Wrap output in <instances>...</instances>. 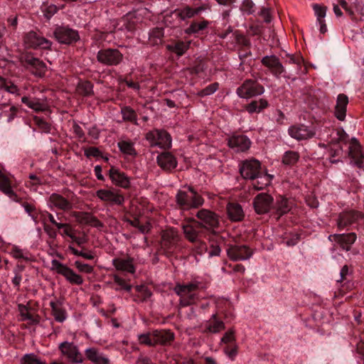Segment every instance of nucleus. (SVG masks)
<instances>
[{
  "mask_svg": "<svg viewBox=\"0 0 364 364\" xmlns=\"http://www.w3.org/2000/svg\"><path fill=\"white\" fill-rule=\"evenodd\" d=\"M176 203L181 209L188 210L202 206L204 199L192 186H188L186 191H178Z\"/></svg>",
  "mask_w": 364,
  "mask_h": 364,
  "instance_id": "f257e3e1",
  "label": "nucleus"
},
{
  "mask_svg": "<svg viewBox=\"0 0 364 364\" xmlns=\"http://www.w3.org/2000/svg\"><path fill=\"white\" fill-rule=\"evenodd\" d=\"M201 283L194 280L187 284H177L173 290L174 292L179 296V304L181 306L185 307L193 304L196 299H198L196 291L201 289Z\"/></svg>",
  "mask_w": 364,
  "mask_h": 364,
  "instance_id": "f03ea898",
  "label": "nucleus"
},
{
  "mask_svg": "<svg viewBox=\"0 0 364 364\" xmlns=\"http://www.w3.org/2000/svg\"><path fill=\"white\" fill-rule=\"evenodd\" d=\"M146 139L151 147L159 146L164 149H168L171 146V136L164 129H153L146 134Z\"/></svg>",
  "mask_w": 364,
  "mask_h": 364,
  "instance_id": "7ed1b4c3",
  "label": "nucleus"
},
{
  "mask_svg": "<svg viewBox=\"0 0 364 364\" xmlns=\"http://www.w3.org/2000/svg\"><path fill=\"white\" fill-rule=\"evenodd\" d=\"M61 355L71 364H82L85 358L79 348L73 342L65 341L59 344Z\"/></svg>",
  "mask_w": 364,
  "mask_h": 364,
  "instance_id": "20e7f679",
  "label": "nucleus"
},
{
  "mask_svg": "<svg viewBox=\"0 0 364 364\" xmlns=\"http://www.w3.org/2000/svg\"><path fill=\"white\" fill-rule=\"evenodd\" d=\"M264 92V87L257 80L251 79L245 80L236 90L237 95L244 99H250L261 95Z\"/></svg>",
  "mask_w": 364,
  "mask_h": 364,
  "instance_id": "39448f33",
  "label": "nucleus"
},
{
  "mask_svg": "<svg viewBox=\"0 0 364 364\" xmlns=\"http://www.w3.org/2000/svg\"><path fill=\"white\" fill-rule=\"evenodd\" d=\"M51 269L63 276L71 284L81 285L84 282L82 277L75 273L71 268L57 259L51 261Z\"/></svg>",
  "mask_w": 364,
  "mask_h": 364,
  "instance_id": "423d86ee",
  "label": "nucleus"
},
{
  "mask_svg": "<svg viewBox=\"0 0 364 364\" xmlns=\"http://www.w3.org/2000/svg\"><path fill=\"white\" fill-rule=\"evenodd\" d=\"M123 54L117 48H105L97 52V60L101 64L114 66L123 60Z\"/></svg>",
  "mask_w": 364,
  "mask_h": 364,
  "instance_id": "0eeeda50",
  "label": "nucleus"
},
{
  "mask_svg": "<svg viewBox=\"0 0 364 364\" xmlns=\"http://www.w3.org/2000/svg\"><path fill=\"white\" fill-rule=\"evenodd\" d=\"M23 65L33 75L43 77L47 71L46 63L39 58L26 55L21 58Z\"/></svg>",
  "mask_w": 364,
  "mask_h": 364,
  "instance_id": "6e6552de",
  "label": "nucleus"
},
{
  "mask_svg": "<svg viewBox=\"0 0 364 364\" xmlns=\"http://www.w3.org/2000/svg\"><path fill=\"white\" fill-rule=\"evenodd\" d=\"M180 236L175 228H168L163 230L161 233V247L166 254H171L173 252Z\"/></svg>",
  "mask_w": 364,
  "mask_h": 364,
  "instance_id": "1a4fd4ad",
  "label": "nucleus"
},
{
  "mask_svg": "<svg viewBox=\"0 0 364 364\" xmlns=\"http://www.w3.org/2000/svg\"><path fill=\"white\" fill-rule=\"evenodd\" d=\"M261 171V164L257 159H247L240 163V173L245 179L255 180Z\"/></svg>",
  "mask_w": 364,
  "mask_h": 364,
  "instance_id": "9d476101",
  "label": "nucleus"
},
{
  "mask_svg": "<svg viewBox=\"0 0 364 364\" xmlns=\"http://www.w3.org/2000/svg\"><path fill=\"white\" fill-rule=\"evenodd\" d=\"M196 217L200 220V222H197L199 227L210 230H214L219 226V218L218 215L210 210H200L197 213Z\"/></svg>",
  "mask_w": 364,
  "mask_h": 364,
  "instance_id": "9b49d317",
  "label": "nucleus"
},
{
  "mask_svg": "<svg viewBox=\"0 0 364 364\" xmlns=\"http://www.w3.org/2000/svg\"><path fill=\"white\" fill-rule=\"evenodd\" d=\"M288 133L293 139L297 141H302L314 137L316 130L314 127H310L303 124H298L289 127Z\"/></svg>",
  "mask_w": 364,
  "mask_h": 364,
  "instance_id": "f8f14e48",
  "label": "nucleus"
},
{
  "mask_svg": "<svg viewBox=\"0 0 364 364\" xmlns=\"http://www.w3.org/2000/svg\"><path fill=\"white\" fill-rule=\"evenodd\" d=\"M252 254V250L245 245H231L227 249V255L232 261L248 259Z\"/></svg>",
  "mask_w": 364,
  "mask_h": 364,
  "instance_id": "ddd939ff",
  "label": "nucleus"
},
{
  "mask_svg": "<svg viewBox=\"0 0 364 364\" xmlns=\"http://www.w3.org/2000/svg\"><path fill=\"white\" fill-rule=\"evenodd\" d=\"M96 196L101 200L112 205H122L124 202V196L115 189H100L97 191Z\"/></svg>",
  "mask_w": 364,
  "mask_h": 364,
  "instance_id": "4468645a",
  "label": "nucleus"
},
{
  "mask_svg": "<svg viewBox=\"0 0 364 364\" xmlns=\"http://www.w3.org/2000/svg\"><path fill=\"white\" fill-rule=\"evenodd\" d=\"M54 36L59 43L64 44H71L80 38L77 31L65 26L56 28Z\"/></svg>",
  "mask_w": 364,
  "mask_h": 364,
  "instance_id": "2eb2a0df",
  "label": "nucleus"
},
{
  "mask_svg": "<svg viewBox=\"0 0 364 364\" xmlns=\"http://www.w3.org/2000/svg\"><path fill=\"white\" fill-rule=\"evenodd\" d=\"M364 215L357 210H348L341 213L337 220V225L340 230L351 225L354 223L363 219Z\"/></svg>",
  "mask_w": 364,
  "mask_h": 364,
  "instance_id": "dca6fc26",
  "label": "nucleus"
},
{
  "mask_svg": "<svg viewBox=\"0 0 364 364\" xmlns=\"http://www.w3.org/2000/svg\"><path fill=\"white\" fill-rule=\"evenodd\" d=\"M24 43L27 47L31 48L48 49L51 46V42L34 31L26 33L24 36Z\"/></svg>",
  "mask_w": 364,
  "mask_h": 364,
  "instance_id": "f3484780",
  "label": "nucleus"
},
{
  "mask_svg": "<svg viewBox=\"0 0 364 364\" xmlns=\"http://www.w3.org/2000/svg\"><path fill=\"white\" fill-rule=\"evenodd\" d=\"M262 64L267 68L276 77L285 73V68L276 55H266L261 60Z\"/></svg>",
  "mask_w": 364,
  "mask_h": 364,
  "instance_id": "a211bd4d",
  "label": "nucleus"
},
{
  "mask_svg": "<svg viewBox=\"0 0 364 364\" xmlns=\"http://www.w3.org/2000/svg\"><path fill=\"white\" fill-rule=\"evenodd\" d=\"M48 204L51 208H55L63 211H68L73 208V202L69 198H65L55 193L50 196Z\"/></svg>",
  "mask_w": 364,
  "mask_h": 364,
  "instance_id": "6ab92c4d",
  "label": "nucleus"
},
{
  "mask_svg": "<svg viewBox=\"0 0 364 364\" xmlns=\"http://www.w3.org/2000/svg\"><path fill=\"white\" fill-rule=\"evenodd\" d=\"M273 198L267 193H259L254 199V208L257 214L267 213L272 204Z\"/></svg>",
  "mask_w": 364,
  "mask_h": 364,
  "instance_id": "aec40b11",
  "label": "nucleus"
},
{
  "mask_svg": "<svg viewBox=\"0 0 364 364\" xmlns=\"http://www.w3.org/2000/svg\"><path fill=\"white\" fill-rule=\"evenodd\" d=\"M159 166L164 171H171L176 168L178 162L176 158L168 151H164L156 157Z\"/></svg>",
  "mask_w": 364,
  "mask_h": 364,
  "instance_id": "412c9836",
  "label": "nucleus"
},
{
  "mask_svg": "<svg viewBox=\"0 0 364 364\" xmlns=\"http://www.w3.org/2000/svg\"><path fill=\"white\" fill-rule=\"evenodd\" d=\"M250 144V140L244 135H233L228 139V146L237 152L248 150Z\"/></svg>",
  "mask_w": 364,
  "mask_h": 364,
  "instance_id": "4be33fe9",
  "label": "nucleus"
},
{
  "mask_svg": "<svg viewBox=\"0 0 364 364\" xmlns=\"http://www.w3.org/2000/svg\"><path fill=\"white\" fill-rule=\"evenodd\" d=\"M154 336V343L155 346H168L175 338L174 333L171 330L161 329L152 331Z\"/></svg>",
  "mask_w": 364,
  "mask_h": 364,
  "instance_id": "5701e85b",
  "label": "nucleus"
},
{
  "mask_svg": "<svg viewBox=\"0 0 364 364\" xmlns=\"http://www.w3.org/2000/svg\"><path fill=\"white\" fill-rule=\"evenodd\" d=\"M0 191L8 196L11 200L18 201V196L12 189L11 178L1 169H0Z\"/></svg>",
  "mask_w": 364,
  "mask_h": 364,
  "instance_id": "b1692460",
  "label": "nucleus"
},
{
  "mask_svg": "<svg viewBox=\"0 0 364 364\" xmlns=\"http://www.w3.org/2000/svg\"><path fill=\"white\" fill-rule=\"evenodd\" d=\"M86 358L94 364H109V359L97 348L92 347L85 349Z\"/></svg>",
  "mask_w": 364,
  "mask_h": 364,
  "instance_id": "393cba45",
  "label": "nucleus"
},
{
  "mask_svg": "<svg viewBox=\"0 0 364 364\" xmlns=\"http://www.w3.org/2000/svg\"><path fill=\"white\" fill-rule=\"evenodd\" d=\"M329 239L339 243L343 250L348 251L356 240V235L354 232L348 234H334L330 235Z\"/></svg>",
  "mask_w": 364,
  "mask_h": 364,
  "instance_id": "a878e982",
  "label": "nucleus"
},
{
  "mask_svg": "<svg viewBox=\"0 0 364 364\" xmlns=\"http://www.w3.org/2000/svg\"><path fill=\"white\" fill-rule=\"evenodd\" d=\"M109 177L115 186L123 188H128L130 186L129 178L124 172L117 168L113 167L110 168Z\"/></svg>",
  "mask_w": 364,
  "mask_h": 364,
  "instance_id": "bb28decb",
  "label": "nucleus"
},
{
  "mask_svg": "<svg viewBox=\"0 0 364 364\" xmlns=\"http://www.w3.org/2000/svg\"><path fill=\"white\" fill-rule=\"evenodd\" d=\"M349 154L350 157L355 161V164L358 167H361L363 165V159L364 155L363 154L361 146L358 141L353 138L351 139L350 145L349 147Z\"/></svg>",
  "mask_w": 364,
  "mask_h": 364,
  "instance_id": "cd10ccee",
  "label": "nucleus"
},
{
  "mask_svg": "<svg viewBox=\"0 0 364 364\" xmlns=\"http://www.w3.org/2000/svg\"><path fill=\"white\" fill-rule=\"evenodd\" d=\"M348 104V97L344 94H339L337 97L335 107V116L340 120L343 121L346 115V107Z\"/></svg>",
  "mask_w": 364,
  "mask_h": 364,
  "instance_id": "c85d7f7f",
  "label": "nucleus"
},
{
  "mask_svg": "<svg viewBox=\"0 0 364 364\" xmlns=\"http://www.w3.org/2000/svg\"><path fill=\"white\" fill-rule=\"evenodd\" d=\"M112 264L118 271L126 272L131 274L135 272L134 259L132 257H127V259L114 258L112 260Z\"/></svg>",
  "mask_w": 364,
  "mask_h": 364,
  "instance_id": "c756f323",
  "label": "nucleus"
},
{
  "mask_svg": "<svg viewBox=\"0 0 364 364\" xmlns=\"http://www.w3.org/2000/svg\"><path fill=\"white\" fill-rule=\"evenodd\" d=\"M225 328V323L218 318V314H213L205 323V332L218 333Z\"/></svg>",
  "mask_w": 364,
  "mask_h": 364,
  "instance_id": "7c9ffc66",
  "label": "nucleus"
},
{
  "mask_svg": "<svg viewBox=\"0 0 364 364\" xmlns=\"http://www.w3.org/2000/svg\"><path fill=\"white\" fill-rule=\"evenodd\" d=\"M227 213L230 220L234 222L241 221L245 216L242 206L238 203H228Z\"/></svg>",
  "mask_w": 364,
  "mask_h": 364,
  "instance_id": "2f4dec72",
  "label": "nucleus"
},
{
  "mask_svg": "<svg viewBox=\"0 0 364 364\" xmlns=\"http://www.w3.org/2000/svg\"><path fill=\"white\" fill-rule=\"evenodd\" d=\"M50 306L52 310V315L56 321L62 323L66 319V311L63 308L59 301H51Z\"/></svg>",
  "mask_w": 364,
  "mask_h": 364,
  "instance_id": "473e14b6",
  "label": "nucleus"
},
{
  "mask_svg": "<svg viewBox=\"0 0 364 364\" xmlns=\"http://www.w3.org/2000/svg\"><path fill=\"white\" fill-rule=\"evenodd\" d=\"M191 41L184 42L178 41L171 44L166 46V49L172 53H176L178 56H182L189 48Z\"/></svg>",
  "mask_w": 364,
  "mask_h": 364,
  "instance_id": "72a5a7b5",
  "label": "nucleus"
},
{
  "mask_svg": "<svg viewBox=\"0 0 364 364\" xmlns=\"http://www.w3.org/2000/svg\"><path fill=\"white\" fill-rule=\"evenodd\" d=\"M18 309L22 321H29L30 324H38L40 323V316L38 314H32L29 313V309L28 306L23 304H18Z\"/></svg>",
  "mask_w": 364,
  "mask_h": 364,
  "instance_id": "f704fd0d",
  "label": "nucleus"
},
{
  "mask_svg": "<svg viewBox=\"0 0 364 364\" xmlns=\"http://www.w3.org/2000/svg\"><path fill=\"white\" fill-rule=\"evenodd\" d=\"M120 113L124 122H130L134 125H139L137 122V114L134 109L129 106L121 107Z\"/></svg>",
  "mask_w": 364,
  "mask_h": 364,
  "instance_id": "c9c22d12",
  "label": "nucleus"
},
{
  "mask_svg": "<svg viewBox=\"0 0 364 364\" xmlns=\"http://www.w3.org/2000/svg\"><path fill=\"white\" fill-rule=\"evenodd\" d=\"M173 13L181 21H186L195 16L193 8L188 5L178 8Z\"/></svg>",
  "mask_w": 364,
  "mask_h": 364,
  "instance_id": "e433bc0d",
  "label": "nucleus"
},
{
  "mask_svg": "<svg viewBox=\"0 0 364 364\" xmlns=\"http://www.w3.org/2000/svg\"><path fill=\"white\" fill-rule=\"evenodd\" d=\"M21 102L36 112H43L46 109V105L41 102L38 99L23 97Z\"/></svg>",
  "mask_w": 364,
  "mask_h": 364,
  "instance_id": "4c0bfd02",
  "label": "nucleus"
},
{
  "mask_svg": "<svg viewBox=\"0 0 364 364\" xmlns=\"http://www.w3.org/2000/svg\"><path fill=\"white\" fill-rule=\"evenodd\" d=\"M268 106V102L264 99L254 100L245 106V109L250 114L259 112Z\"/></svg>",
  "mask_w": 364,
  "mask_h": 364,
  "instance_id": "58836bf2",
  "label": "nucleus"
},
{
  "mask_svg": "<svg viewBox=\"0 0 364 364\" xmlns=\"http://www.w3.org/2000/svg\"><path fill=\"white\" fill-rule=\"evenodd\" d=\"M209 25V22L203 20L200 22L193 21L190 26L185 30V33L188 35L198 33L199 31L204 30Z\"/></svg>",
  "mask_w": 364,
  "mask_h": 364,
  "instance_id": "ea45409f",
  "label": "nucleus"
},
{
  "mask_svg": "<svg viewBox=\"0 0 364 364\" xmlns=\"http://www.w3.org/2000/svg\"><path fill=\"white\" fill-rule=\"evenodd\" d=\"M77 92L84 97L92 96L93 95V85L90 81L80 82L77 87Z\"/></svg>",
  "mask_w": 364,
  "mask_h": 364,
  "instance_id": "a19ab883",
  "label": "nucleus"
},
{
  "mask_svg": "<svg viewBox=\"0 0 364 364\" xmlns=\"http://www.w3.org/2000/svg\"><path fill=\"white\" fill-rule=\"evenodd\" d=\"M119 150L124 154L136 156L137 153L134 147V143L129 141H121L118 142Z\"/></svg>",
  "mask_w": 364,
  "mask_h": 364,
  "instance_id": "79ce46f5",
  "label": "nucleus"
},
{
  "mask_svg": "<svg viewBox=\"0 0 364 364\" xmlns=\"http://www.w3.org/2000/svg\"><path fill=\"white\" fill-rule=\"evenodd\" d=\"M300 158L299 154L294 151H286L282 157V164L287 166H294Z\"/></svg>",
  "mask_w": 364,
  "mask_h": 364,
  "instance_id": "37998d69",
  "label": "nucleus"
},
{
  "mask_svg": "<svg viewBox=\"0 0 364 364\" xmlns=\"http://www.w3.org/2000/svg\"><path fill=\"white\" fill-rule=\"evenodd\" d=\"M252 181L253 188L256 190H262L270 182L269 176L263 174L262 171L258 174V176L255 177V180Z\"/></svg>",
  "mask_w": 364,
  "mask_h": 364,
  "instance_id": "c03bdc74",
  "label": "nucleus"
},
{
  "mask_svg": "<svg viewBox=\"0 0 364 364\" xmlns=\"http://www.w3.org/2000/svg\"><path fill=\"white\" fill-rule=\"evenodd\" d=\"M291 209L288 200L281 197L277 202L276 211L279 217L287 213Z\"/></svg>",
  "mask_w": 364,
  "mask_h": 364,
  "instance_id": "a18cd8bd",
  "label": "nucleus"
},
{
  "mask_svg": "<svg viewBox=\"0 0 364 364\" xmlns=\"http://www.w3.org/2000/svg\"><path fill=\"white\" fill-rule=\"evenodd\" d=\"M183 233L186 238L191 242H196L198 240V232L191 225H185L183 226Z\"/></svg>",
  "mask_w": 364,
  "mask_h": 364,
  "instance_id": "49530a36",
  "label": "nucleus"
},
{
  "mask_svg": "<svg viewBox=\"0 0 364 364\" xmlns=\"http://www.w3.org/2000/svg\"><path fill=\"white\" fill-rule=\"evenodd\" d=\"M0 89H4L11 94L18 95L19 90L18 87L11 81L0 76Z\"/></svg>",
  "mask_w": 364,
  "mask_h": 364,
  "instance_id": "de8ad7c7",
  "label": "nucleus"
},
{
  "mask_svg": "<svg viewBox=\"0 0 364 364\" xmlns=\"http://www.w3.org/2000/svg\"><path fill=\"white\" fill-rule=\"evenodd\" d=\"M164 37V30L161 28H154L149 33V41L153 45H158L161 43Z\"/></svg>",
  "mask_w": 364,
  "mask_h": 364,
  "instance_id": "09e8293b",
  "label": "nucleus"
},
{
  "mask_svg": "<svg viewBox=\"0 0 364 364\" xmlns=\"http://www.w3.org/2000/svg\"><path fill=\"white\" fill-rule=\"evenodd\" d=\"M21 364H46L33 353L26 354L21 360Z\"/></svg>",
  "mask_w": 364,
  "mask_h": 364,
  "instance_id": "8fccbe9b",
  "label": "nucleus"
},
{
  "mask_svg": "<svg viewBox=\"0 0 364 364\" xmlns=\"http://www.w3.org/2000/svg\"><path fill=\"white\" fill-rule=\"evenodd\" d=\"M219 88V84L218 82L212 83L204 89L201 90L198 92V95L200 97H205L213 94Z\"/></svg>",
  "mask_w": 364,
  "mask_h": 364,
  "instance_id": "3c124183",
  "label": "nucleus"
},
{
  "mask_svg": "<svg viewBox=\"0 0 364 364\" xmlns=\"http://www.w3.org/2000/svg\"><path fill=\"white\" fill-rule=\"evenodd\" d=\"M93 215L87 212H78L75 214L77 220L84 225H89L91 222Z\"/></svg>",
  "mask_w": 364,
  "mask_h": 364,
  "instance_id": "603ef678",
  "label": "nucleus"
},
{
  "mask_svg": "<svg viewBox=\"0 0 364 364\" xmlns=\"http://www.w3.org/2000/svg\"><path fill=\"white\" fill-rule=\"evenodd\" d=\"M238 351V346L237 344L233 345H228L224 348V352L225 355H227L229 358L232 360H234L236 355H237Z\"/></svg>",
  "mask_w": 364,
  "mask_h": 364,
  "instance_id": "864d4df0",
  "label": "nucleus"
},
{
  "mask_svg": "<svg viewBox=\"0 0 364 364\" xmlns=\"http://www.w3.org/2000/svg\"><path fill=\"white\" fill-rule=\"evenodd\" d=\"M234 36L237 44L247 48H250L251 46L250 41L243 34L239 33L238 31H235L234 33Z\"/></svg>",
  "mask_w": 364,
  "mask_h": 364,
  "instance_id": "5fc2aeb1",
  "label": "nucleus"
},
{
  "mask_svg": "<svg viewBox=\"0 0 364 364\" xmlns=\"http://www.w3.org/2000/svg\"><path fill=\"white\" fill-rule=\"evenodd\" d=\"M139 341L141 344L149 346H155L154 343V336L152 332L147 334H141L139 336Z\"/></svg>",
  "mask_w": 364,
  "mask_h": 364,
  "instance_id": "6e6d98bb",
  "label": "nucleus"
},
{
  "mask_svg": "<svg viewBox=\"0 0 364 364\" xmlns=\"http://www.w3.org/2000/svg\"><path fill=\"white\" fill-rule=\"evenodd\" d=\"M11 255L13 256V257H14L15 259H22L25 261L31 260L29 257L28 256V254H25L23 252V250H21L17 247H14L12 249Z\"/></svg>",
  "mask_w": 364,
  "mask_h": 364,
  "instance_id": "4d7b16f0",
  "label": "nucleus"
},
{
  "mask_svg": "<svg viewBox=\"0 0 364 364\" xmlns=\"http://www.w3.org/2000/svg\"><path fill=\"white\" fill-rule=\"evenodd\" d=\"M342 154V148L339 145H336L335 148H332L330 150V159L329 161L331 164H335L341 161L339 159H335L336 156H339Z\"/></svg>",
  "mask_w": 364,
  "mask_h": 364,
  "instance_id": "13d9d810",
  "label": "nucleus"
},
{
  "mask_svg": "<svg viewBox=\"0 0 364 364\" xmlns=\"http://www.w3.org/2000/svg\"><path fill=\"white\" fill-rule=\"evenodd\" d=\"M314 10L317 17V21H323L326 16V7L318 4L314 5Z\"/></svg>",
  "mask_w": 364,
  "mask_h": 364,
  "instance_id": "bf43d9fd",
  "label": "nucleus"
},
{
  "mask_svg": "<svg viewBox=\"0 0 364 364\" xmlns=\"http://www.w3.org/2000/svg\"><path fill=\"white\" fill-rule=\"evenodd\" d=\"M74 264L75 267L81 272L91 274L94 270L92 266L87 264H84L79 260L75 261Z\"/></svg>",
  "mask_w": 364,
  "mask_h": 364,
  "instance_id": "052dcab7",
  "label": "nucleus"
},
{
  "mask_svg": "<svg viewBox=\"0 0 364 364\" xmlns=\"http://www.w3.org/2000/svg\"><path fill=\"white\" fill-rule=\"evenodd\" d=\"M242 11L251 14L255 11V4L252 0H244L241 5Z\"/></svg>",
  "mask_w": 364,
  "mask_h": 364,
  "instance_id": "680f3d73",
  "label": "nucleus"
},
{
  "mask_svg": "<svg viewBox=\"0 0 364 364\" xmlns=\"http://www.w3.org/2000/svg\"><path fill=\"white\" fill-rule=\"evenodd\" d=\"M26 212L33 218L36 219L38 217V213L36 208L34 205L28 203L27 202H23L22 204Z\"/></svg>",
  "mask_w": 364,
  "mask_h": 364,
  "instance_id": "e2e57ef3",
  "label": "nucleus"
},
{
  "mask_svg": "<svg viewBox=\"0 0 364 364\" xmlns=\"http://www.w3.org/2000/svg\"><path fill=\"white\" fill-rule=\"evenodd\" d=\"M114 282L127 291H129L132 289V285L127 284L124 279L118 275H114Z\"/></svg>",
  "mask_w": 364,
  "mask_h": 364,
  "instance_id": "0e129e2a",
  "label": "nucleus"
},
{
  "mask_svg": "<svg viewBox=\"0 0 364 364\" xmlns=\"http://www.w3.org/2000/svg\"><path fill=\"white\" fill-rule=\"evenodd\" d=\"M85 155L87 157H99L102 156V152L98 148L91 146L85 150Z\"/></svg>",
  "mask_w": 364,
  "mask_h": 364,
  "instance_id": "69168bd1",
  "label": "nucleus"
},
{
  "mask_svg": "<svg viewBox=\"0 0 364 364\" xmlns=\"http://www.w3.org/2000/svg\"><path fill=\"white\" fill-rule=\"evenodd\" d=\"M235 331L232 329L228 331L221 338V342L224 343H230L235 341Z\"/></svg>",
  "mask_w": 364,
  "mask_h": 364,
  "instance_id": "338daca9",
  "label": "nucleus"
},
{
  "mask_svg": "<svg viewBox=\"0 0 364 364\" xmlns=\"http://www.w3.org/2000/svg\"><path fill=\"white\" fill-rule=\"evenodd\" d=\"M352 4L357 12L364 16V0H355Z\"/></svg>",
  "mask_w": 364,
  "mask_h": 364,
  "instance_id": "774afa93",
  "label": "nucleus"
}]
</instances>
